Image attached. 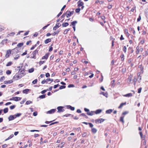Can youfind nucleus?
I'll return each mask as SVG.
<instances>
[{"mask_svg":"<svg viewBox=\"0 0 148 148\" xmlns=\"http://www.w3.org/2000/svg\"><path fill=\"white\" fill-rule=\"evenodd\" d=\"M12 63L11 62H8L6 64V66H10L12 65Z\"/></svg>","mask_w":148,"mask_h":148,"instance_id":"nucleus-43","label":"nucleus"},{"mask_svg":"<svg viewBox=\"0 0 148 148\" xmlns=\"http://www.w3.org/2000/svg\"><path fill=\"white\" fill-rule=\"evenodd\" d=\"M3 112L4 114H5L8 112V108H5L3 110Z\"/></svg>","mask_w":148,"mask_h":148,"instance_id":"nucleus-36","label":"nucleus"},{"mask_svg":"<svg viewBox=\"0 0 148 148\" xmlns=\"http://www.w3.org/2000/svg\"><path fill=\"white\" fill-rule=\"evenodd\" d=\"M124 116H121L120 117V121L121 122L123 123H124Z\"/></svg>","mask_w":148,"mask_h":148,"instance_id":"nucleus-30","label":"nucleus"},{"mask_svg":"<svg viewBox=\"0 0 148 148\" xmlns=\"http://www.w3.org/2000/svg\"><path fill=\"white\" fill-rule=\"evenodd\" d=\"M69 23H68L65 22L63 23L62 24V26L63 27H65L69 25Z\"/></svg>","mask_w":148,"mask_h":148,"instance_id":"nucleus-21","label":"nucleus"},{"mask_svg":"<svg viewBox=\"0 0 148 148\" xmlns=\"http://www.w3.org/2000/svg\"><path fill=\"white\" fill-rule=\"evenodd\" d=\"M123 50L124 52L125 53H126V51H127V48L125 46H124V47H123Z\"/></svg>","mask_w":148,"mask_h":148,"instance_id":"nucleus-52","label":"nucleus"},{"mask_svg":"<svg viewBox=\"0 0 148 148\" xmlns=\"http://www.w3.org/2000/svg\"><path fill=\"white\" fill-rule=\"evenodd\" d=\"M18 72L20 73V75H23V76L26 75V73H24L22 69L21 70V69H19Z\"/></svg>","mask_w":148,"mask_h":148,"instance_id":"nucleus-13","label":"nucleus"},{"mask_svg":"<svg viewBox=\"0 0 148 148\" xmlns=\"http://www.w3.org/2000/svg\"><path fill=\"white\" fill-rule=\"evenodd\" d=\"M65 143L64 142H62L59 145L58 147L60 146L61 148H62L64 146Z\"/></svg>","mask_w":148,"mask_h":148,"instance_id":"nucleus-33","label":"nucleus"},{"mask_svg":"<svg viewBox=\"0 0 148 148\" xmlns=\"http://www.w3.org/2000/svg\"><path fill=\"white\" fill-rule=\"evenodd\" d=\"M16 107V106L15 105H13L10 106V108L11 110L15 108Z\"/></svg>","mask_w":148,"mask_h":148,"instance_id":"nucleus-55","label":"nucleus"},{"mask_svg":"<svg viewBox=\"0 0 148 148\" xmlns=\"http://www.w3.org/2000/svg\"><path fill=\"white\" fill-rule=\"evenodd\" d=\"M47 82V83H48V82L49 81H51V82H52L53 81V79H50V78H47L46 79Z\"/></svg>","mask_w":148,"mask_h":148,"instance_id":"nucleus-54","label":"nucleus"},{"mask_svg":"<svg viewBox=\"0 0 148 148\" xmlns=\"http://www.w3.org/2000/svg\"><path fill=\"white\" fill-rule=\"evenodd\" d=\"M49 54H50V53L49 52L46 53L44 56L41 59L42 60L45 59V60H47L49 56Z\"/></svg>","mask_w":148,"mask_h":148,"instance_id":"nucleus-4","label":"nucleus"},{"mask_svg":"<svg viewBox=\"0 0 148 148\" xmlns=\"http://www.w3.org/2000/svg\"><path fill=\"white\" fill-rule=\"evenodd\" d=\"M77 23V21H73L71 23L70 26H71V25L73 26H75V25L76 23Z\"/></svg>","mask_w":148,"mask_h":148,"instance_id":"nucleus-12","label":"nucleus"},{"mask_svg":"<svg viewBox=\"0 0 148 148\" xmlns=\"http://www.w3.org/2000/svg\"><path fill=\"white\" fill-rule=\"evenodd\" d=\"M50 24H47V25L44 26V27H43L42 28V29H43V30H44L45 29H46V28L48 27V26H49V25H50Z\"/></svg>","mask_w":148,"mask_h":148,"instance_id":"nucleus-61","label":"nucleus"},{"mask_svg":"<svg viewBox=\"0 0 148 148\" xmlns=\"http://www.w3.org/2000/svg\"><path fill=\"white\" fill-rule=\"evenodd\" d=\"M66 14L67 18L69 17L72 15L69 12L67 13Z\"/></svg>","mask_w":148,"mask_h":148,"instance_id":"nucleus-47","label":"nucleus"},{"mask_svg":"<svg viewBox=\"0 0 148 148\" xmlns=\"http://www.w3.org/2000/svg\"><path fill=\"white\" fill-rule=\"evenodd\" d=\"M64 107L63 106H58L57 108V109L58 110L57 112L58 113H60L62 112V109H63Z\"/></svg>","mask_w":148,"mask_h":148,"instance_id":"nucleus-11","label":"nucleus"},{"mask_svg":"<svg viewBox=\"0 0 148 148\" xmlns=\"http://www.w3.org/2000/svg\"><path fill=\"white\" fill-rule=\"evenodd\" d=\"M132 94L131 93H128V94H126L123 95V96L124 97H132Z\"/></svg>","mask_w":148,"mask_h":148,"instance_id":"nucleus-24","label":"nucleus"},{"mask_svg":"<svg viewBox=\"0 0 148 148\" xmlns=\"http://www.w3.org/2000/svg\"><path fill=\"white\" fill-rule=\"evenodd\" d=\"M71 116L72 117H73V115H72L70 114H65L63 116H65L66 117H68V116Z\"/></svg>","mask_w":148,"mask_h":148,"instance_id":"nucleus-40","label":"nucleus"},{"mask_svg":"<svg viewBox=\"0 0 148 148\" xmlns=\"http://www.w3.org/2000/svg\"><path fill=\"white\" fill-rule=\"evenodd\" d=\"M38 114V112L37 111L34 112H33V115L34 116H36Z\"/></svg>","mask_w":148,"mask_h":148,"instance_id":"nucleus-63","label":"nucleus"},{"mask_svg":"<svg viewBox=\"0 0 148 148\" xmlns=\"http://www.w3.org/2000/svg\"><path fill=\"white\" fill-rule=\"evenodd\" d=\"M94 113H95V111H91L89 112H87L86 114L88 115L92 116L93 115Z\"/></svg>","mask_w":148,"mask_h":148,"instance_id":"nucleus-25","label":"nucleus"},{"mask_svg":"<svg viewBox=\"0 0 148 148\" xmlns=\"http://www.w3.org/2000/svg\"><path fill=\"white\" fill-rule=\"evenodd\" d=\"M81 10V9L79 8H76L75 10V12L77 13H79Z\"/></svg>","mask_w":148,"mask_h":148,"instance_id":"nucleus-42","label":"nucleus"},{"mask_svg":"<svg viewBox=\"0 0 148 148\" xmlns=\"http://www.w3.org/2000/svg\"><path fill=\"white\" fill-rule=\"evenodd\" d=\"M138 68L140 69V72L141 73H143L144 72V67L142 66V65H139Z\"/></svg>","mask_w":148,"mask_h":148,"instance_id":"nucleus-14","label":"nucleus"},{"mask_svg":"<svg viewBox=\"0 0 148 148\" xmlns=\"http://www.w3.org/2000/svg\"><path fill=\"white\" fill-rule=\"evenodd\" d=\"M126 102H125V103H121L120 105V106H119L118 108H122V107L123 106L125 105L126 104Z\"/></svg>","mask_w":148,"mask_h":148,"instance_id":"nucleus-29","label":"nucleus"},{"mask_svg":"<svg viewBox=\"0 0 148 148\" xmlns=\"http://www.w3.org/2000/svg\"><path fill=\"white\" fill-rule=\"evenodd\" d=\"M66 86H61L59 87V89L61 90L64 88H65Z\"/></svg>","mask_w":148,"mask_h":148,"instance_id":"nucleus-48","label":"nucleus"},{"mask_svg":"<svg viewBox=\"0 0 148 148\" xmlns=\"http://www.w3.org/2000/svg\"><path fill=\"white\" fill-rule=\"evenodd\" d=\"M8 40L7 39H5L2 40V41L1 42V44L2 45H3L4 44V43L6 44L7 43V41Z\"/></svg>","mask_w":148,"mask_h":148,"instance_id":"nucleus-20","label":"nucleus"},{"mask_svg":"<svg viewBox=\"0 0 148 148\" xmlns=\"http://www.w3.org/2000/svg\"><path fill=\"white\" fill-rule=\"evenodd\" d=\"M13 82L12 80L11 79L10 80H8L7 81H4V84H11Z\"/></svg>","mask_w":148,"mask_h":148,"instance_id":"nucleus-17","label":"nucleus"},{"mask_svg":"<svg viewBox=\"0 0 148 148\" xmlns=\"http://www.w3.org/2000/svg\"><path fill=\"white\" fill-rule=\"evenodd\" d=\"M113 111V110L112 109H110L106 110V113L107 114H110L112 113Z\"/></svg>","mask_w":148,"mask_h":148,"instance_id":"nucleus-22","label":"nucleus"},{"mask_svg":"<svg viewBox=\"0 0 148 148\" xmlns=\"http://www.w3.org/2000/svg\"><path fill=\"white\" fill-rule=\"evenodd\" d=\"M59 30H57L56 32H54L53 33L51 34V35L53 36H55L56 34H58L60 32Z\"/></svg>","mask_w":148,"mask_h":148,"instance_id":"nucleus-28","label":"nucleus"},{"mask_svg":"<svg viewBox=\"0 0 148 148\" xmlns=\"http://www.w3.org/2000/svg\"><path fill=\"white\" fill-rule=\"evenodd\" d=\"M102 110L101 109H97L95 111V113L96 114H98L101 112Z\"/></svg>","mask_w":148,"mask_h":148,"instance_id":"nucleus-18","label":"nucleus"},{"mask_svg":"<svg viewBox=\"0 0 148 148\" xmlns=\"http://www.w3.org/2000/svg\"><path fill=\"white\" fill-rule=\"evenodd\" d=\"M124 54L122 53L120 56V57L121 58V61H123L124 60Z\"/></svg>","mask_w":148,"mask_h":148,"instance_id":"nucleus-34","label":"nucleus"},{"mask_svg":"<svg viewBox=\"0 0 148 148\" xmlns=\"http://www.w3.org/2000/svg\"><path fill=\"white\" fill-rule=\"evenodd\" d=\"M23 45V42H21L19 43L17 45V46L19 47H22Z\"/></svg>","mask_w":148,"mask_h":148,"instance_id":"nucleus-38","label":"nucleus"},{"mask_svg":"<svg viewBox=\"0 0 148 148\" xmlns=\"http://www.w3.org/2000/svg\"><path fill=\"white\" fill-rule=\"evenodd\" d=\"M51 41V39L50 38H48L45 40L44 43L45 44H47Z\"/></svg>","mask_w":148,"mask_h":148,"instance_id":"nucleus-19","label":"nucleus"},{"mask_svg":"<svg viewBox=\"0 0 148 148\" xmlns=\"http://www.w3.org/2000/svg\"><path fill=\"white\" fill-rule=\"evenodd\" d=\"M141 19V16L140 15V14H139L138 17L137 19V22L140 21Z\"/></svg>","mask_w":148,"mask_h":148,"instance_id":"nucleus-51","label":"nucleus"},{"mask_svg":"<svg viewBox=\"0 0 148 148\" xmlns=\"http://www.w3.org/2000/svg\"><path fill=\"white\" fill-rule=\"evenodd\" d=\"M11 73V71L9 70H8L6 71V73L8 75H9Z\"/></svg>","mask_w":148,"mask_h":148,"instance_id":"nucleus-46","label":"nucleus"},{"mask_svg":"<svg viewBox=\"0 0 148 148\" xmlns=\"http://www.w3.org/2000/svg\"><path fill=\"white\" fill-rule=\"evenodd\" d=\"M15 34V33L14 32L8 34L7 36V37H9V36H13Z\"/></svg>","mask_w":148,"mask_h":148,"instance_id":"nucleus-31","label":"nucleus"},{"mask_svg":"<svg viewBox=\"0 0 148 148\" xmlns=\"http://www.w3.org/2000/svg\"><path fill=\"white\" fill-rule=\"evenodd\" d=\"M87 135V134L86 132H83V133L82 134V137H85Z\"/></svg>","mask_w":148,"mask_h":148,"instance_id":"nucleus-58","label":"nucleus"},{"mask_svg":"<svg viewBox=\"0 0 148 148\" xmlns=\"http://www.w3.org/2000/svg\"><path fill=\"white\" fill-rule=\"evenodd\" d=\"M56 111V109H51L50 110H49L46 112L47 114H52L55 112Z\"/></svg>","mask_w":148,"mask_h":148,"instance_id":"nucleus-7","label":"nucleus"},{"mask_svg":"<svg viewBox=\"0 0 148 148\" xmlns=\"http://www.w3.org/2000/svg\"><path fill=\"white\" fill-rule=\"evenodd\" d=\"M128 113H129V112L128 111H125L123 112L122 113V115H126V114H128Z\"/></svg>","mask_w":148,"mask_h":148,"instance_id":"nucleus-53","label":"nucleus"},{"mask_svg":"<svg viewBox=\"0 0 148 148\" xmlns=\"http://www.w3.org/2000/svg\"><path fill=\"white\" fill-rule=\"evenodd\" d=\"M21 115V113H17L15 115H14V116L15 117V119L17 117H19Z\"/></svg>","mask_w":148,"mask_h":148,"instance_id":"nucleus-35","label":"nucleus"},{"mask_svg":"<svg viewBox=\"0 0 148 148\" xmlns=\"http://www.w3.org/2000/svg\"><path fill=\"white\" fill-rule=\"evenodd\" d=\"M45 61H40L39 63L40 66H41L42 64L45 62Z\"/></svg>","mask_w":148,"mask_h":148,"instance_id":"nucleus-39","label":"nucleus"},{"mask_svg":"<svg viewBox=\"0 0 148 148\" xmlns=\"http://www.w3.org/2000/svg\"><path fill=\"white\" fill-rule=\"evenodd\" d=\"M12 50L10 49H9L7 50L6 53V54L5 56V57L6 58H8L9 57V54L11 53Z\"/></svg>","mask_w":148,"mask_h":148,"instance_id":"nucleus-5","label":"nucleus"},{"mask_svg":"<svg viewBox=\"0 0 148 148\" xmlns=\"http://www.w3.org/2000/svg\"><path fill=\"white\" fill-rule=\"evenodd\" d=\"M31 90L30 89H26L24 90H23V93H25L26 94H27L28 93V92L30 91Z\"/></svg>","mask_w":148,"mask_h":148,"instance_id":"nucleus-15","label":"nucleus"},{"mask_svg":"<svg viewBox=\"0 0 148 148\" xmlns=\"http://www.w3.org/2000/svg\"><path fill=\"white\" fill-rule=\"evenodd\" d=\"M23 77V75H21V76H20L17 74V73H16L13 77V79H14L15 80H16L18 79H20Z\"/></svg>","mask_w":148,"mask_h":148,"instance_id":"nucleus-1","label":"nucleus"},{"mask_svg":"<svg viewBox=\"0 0 148 148\" xmlns=\"http://www.w3.org/2000/svg\"><path fill=\"white\" fill-rule=\"evenodd\" d=\"M15 119L14 115H10L8 118L9 121H12Z\"/></svg>","mask_w":148,"mask_h":148,"instance_id":"nucleus-9","label":"nucleus"},{"mask_svg":"<svg viewBox=\"0 0 148 148\" xmlns=\"http://www.w3.org/2000/svg\"><path fill=\"white\" fill-rule=\"evenodd\" d=\"M115 80H112L111 82L110 85L112 87H114L115 85V84L114 83Z\"/></svg>","mask_w":148,"mask_h":148,"instance_id":"nucleus-23","label":"nucleus"},{"mask_svg":"<svg viewBox=\"0 0 148 148\" xmlns=\"http://www.w3.org/2000/svg\"><path fill=\"white\" fill-rule=\"evenodd\" d=\"M66 107L67 109H70L72 111H74L75 109L74 107H72L70 105H67Z\"/></svg>","mask_w":148,"mask_h":148,"instance_id":"nucleus-10","label":"nucleus"},{"mask_svg":"<svg viewBox=\"0 0 148 148\" xmlns=\"http://www.w3.org/2000/svg\"><path fill=\"white\" fill-rule=\"evenodd\" d=\"M10 100H14L15 101H18V97H13L12 98H10Z\"/></svg>","mask_w":148,"mask_h":148,"instance_id":"nucleus-16","label":"nucleus"},{"mask_svg":"<svg viewBox=\"0 0 148 148\" xmlns=\"http://www.w3.org/2000/svg\"><path fill=\"white\" fill-rule=\"evenodd\" d=\"M26 98H25L23 99V100L21 101L20 103L21 104H23L26 101Z\"/></svg>","mask_w":148,"mask_h":148,"instance_id":"nucleus-60","label":"nucleus"},{"mask_svg":"<svg viewBox=\"0 0 148 148\" xmlns=\"http://www.w3.org/2000/svg\"><path fill=\"white\" fill-rule=\"evenodd\" d=\"M105 121V119L102 118L96 119L95 120V121L96 123H101Z\"/></svg>","mask_w":148,"mask_h":148,"instance_id":"nucleus-2","label":"nucleus"},{"mask_svg":"<svg viewBox=\"0 0 148 148\" xmlns=\"http://www.w3.org/2000/svg\"><path fill=\"white\" fill-rule=\"evenodd\" d=\"M47 89L46 90H44L42 91H41V93L42 94H44L46 92H47Z\"/></svg>","mask_w":148,"mask_h":148,"instance_id":"nucleus-57","label":"nucleus"},{"mask_svg":"<svg viewBox=\"0 0 148 148\" xmlns=\"http://www.w3.org/2000/svg\"><path fill=\"white\" fill-rule=\"evenodd\" d=\"M34 71V68H31L28 70V72L29 73H31L33 72Z\"/></svg>","mask_w":148,"mask_h":148,"instance_id":"nucleus-37","label":"nucleus"},{"mask_svg":"<svg viewBox=\"0 0 148 148\" xmlns=\"http://www.w3.org/2000/svg\"><path fill=\"white\" fill-rule=\"evenodd\" d=\"M67 12H66L65 13H64L60 17V18L62 19L63 18H64Z\"/></svg>","mask_w":148,"mask_h":148,"instance_id":"nucleus-44","label":"nucleus"},{"mask_svg":"<svg viewBox=\"0 0 148 148\" xmlns=\"http://www.w3.org/2000/svg\"><path fill=\"white\" fill-rule=\"evenodd\" d=\"M75 86L73 84H69L68 86V87L69 88L73 87Z\"/></svg>","mask_w":148,"mask_h":148,"instance_id":"nucleus-50","label":"nucleus"},{"mask_svg":"<svg viewBox=\"0 0 148 148\" xmlns=\"http://www.w3.org/2000/svg\"><path fill=\"white\" fill-rule=\"evenodd\" d=\"M77 7L78 8H79L83 5H84V3L81 1V0H79L78 1L77 3Z\"/></svg>","mask_w":148,"mask_h":148,"instance_id":"nucleus-6","label":"nucleus"},{"mask_svg":"<svg viewBox=\"0 0 148 148\" xmlns=\"http://www.w3.org/2000/svg\"><path fill=\"white\" fill-rule=\"evenodd\" d=\"M38 50L36 49L32 53V54L33 55V56H32L31 57V58H34V59H36V54L38 52Z\"/></svg>","mask_w":148,"mask_h":148,"instance_id":"nucleus-3","label":"nucleus"},{"mask_svg":"<svg viewBox=\"0 0 148 148\" xmlns=\"http://www.w3.org/2000/svg\"><path fill=\"white\" fill-rule=\"evenodd\" d=\"M27 50H25V51L21 55V56H23L25 55H26L27 54Z\"/></svg>","mask_w":148,"mask_h":148,"instance_id":"nucleus-56","label":"nucleus"},{"mask_svg":"<svg viewBox=\"0 0 148 148\" xmlns=\"http://www.w3.org/2000/svg\"><path fill=\"white\" fill-rule=\"evenodd\" d=\"M59 123V122L58 121H56V122H53V123L51 122L49 125L50 126V125H54V124H57V123Z\"/></svg>","mask_w":148,"mask_h":148,"instance_id":"nucleus-49","label":"nucleus"},{"mask_svg":"<svg viewBox=\"0 0 148 148\" xmlns=\"http://www.w3.org/2000/svg\"><path fill=\"white\" fill-rule=\"evenodd\" d=\"M126 68H123L122 69V73H124L126 71Z\"/></svg>","mask_w":148,"mask_h":148,"instance_id":"nucleus-59","label":"nucleus"},{"mask_svg":"<svg viewBox=\"0 0 148 148\" xmlns=\"http://www.w3.org/2000/svg\"><path fill=\"white\" fill-rule=\"evenodd\" d=\"M32 103V101H27L25 103V104H26V105H29V104H30V103Z\"/></svg>","mask_w":148,"mask_h":148,"instance_id":"nucleus-41","label":"nucleus"},{"mask_svg":"<svg viewBox=\"0 0 148 148\" xmlns=\"http://www.w3.org/2000/svg\"><path fill=\"white\" fill-rule=\"evenodd\" d=\"M61 26V24H60L59 23H58L56 24V25L54 27H53V30H56V29L59 28Z\"/></svg>","mask_w":148,"mask_h":148,"instance_id":"nucleus-8","label":"nucleus"},{"mask_svg":"<svg viewBox=\"0 0 148 148\" xmlns=\"http://www.w3.org/2000/svg\"><path fill=\"white\" fill-rule=\"evenodd\" d=\"M97 131V130L95 128H92L91 129V132L93 134H95L96 133Z\"/></svg>","mask_w":148,"mask_h":148,"instance_id":"nucleus-26","label":"nucleus"},{"mask_svg":"<svg viewBox=\"0 0 148 148\" xmlns=\"http://www.w3.org/2000/svg\"><path fill=\"white\" fill-rule=\"evenodd\" d=\"M46 94H44L42 95H40L39 97L38 98H39L40 99H43L45 98L46 97Z\"/></svg>","mask_w":148,"mask_h":148,"instance_id":"nucleus-27","label":"nucleus"},{"mask_svg":"<svg viewBox=\"0 0 148 148\" xmlns=\"http://www.w3.org/2000/svg\"><path fill=\"white\" fill-rule=\"evenodd\" d=\"M142 89V88L141 87H140L139 88L138 90V93H140L141 92V91Z\"/></svg>","mask_w":148,"mask_h":148,"instance_id":"nucleus-62","label":"nucleus"},{"mask_svg":"<svg viewBox=\"0 0 148 148\" xmlns=\"http://www.w3.org/2000/svg\"><path fill=\"white\" fill-rule=\"evenodd\" d=\"M37 81H38L37 79H35V80H34L32 81V84H35L37 83Z\"/></svg>","mask_w":148,"mask_h":148,"instance_id":"nucleus-45","label":"nucleus"},{"mask_svg":"<svg viewBox=\"0 0 148 148\" xmlns=\"http://www.w3.org/2000/svg\"><path fill=\"white\" fill-rule=\"evenodd\" d=\"M80 116H83L86 119H88V118L87 116L84 113H82L80 114Z\"/></svg>","mask_w":148,"mask_h":148,"instance_id":"nucleus-32","label":"nucleus"},{"mask_svg":"<svg viewBox=\"0 0 148 148\" xmlns=\"http://www.w3.org/2000/svg\"><path fill=\"white\" fill-rule=\"evenodd\" d=\"M124 33L126 34H128V31L127 29H125L124 30Z\"/></svg>","mask_w":148,"mask_h":148,"instance_id":"nucleus-64","label":"nucleus"}]
</instances>
